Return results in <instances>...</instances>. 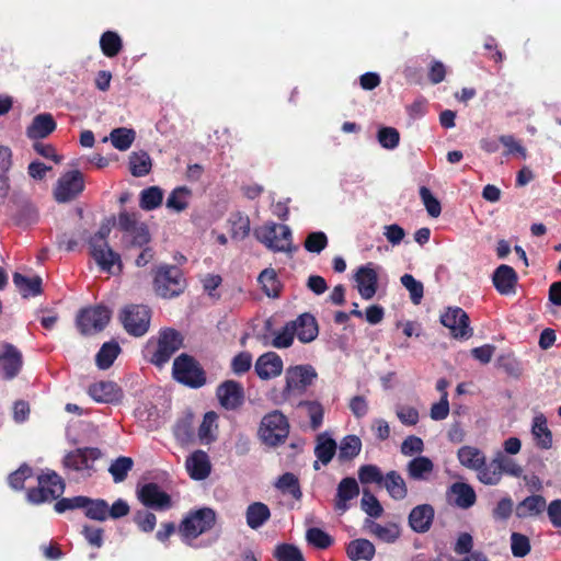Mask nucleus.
Here are the masks:
<instances>
[{"label":"nucleus","mask_w":561,"mask_h":561,"mask_svg":"<svg viewBox=\"0 0 561 561\" xmlns=\"http://www.w3.org/2000/svg\"><path fill=\"white\" fill-rule=\"evenodd\" d=\"M110 232V221L103 222L99 230L89 239V248L90 254L99 267L104 272L115 274L121 271V257L107 243Z\"/></svg>","instance_id":"1"},{"label":"nucleus","mask_w":561,"mask_h":561,"mask_svg":"<svg viewBox=\"0 0 561 561\" xmlns=\"http://www.w3.org/2000/svg\"><path fill=\"white\" fill-rule=\"evenodd\" d=\"M524 469L514 459L510 458L503 451L499 450L494 457L476 472L477 479L484 485H497L502 481L503 474L514 478L523 476Z\"/></svg>","instance_id":"2"},{"label":"nucleus","mask_w":561,"mask_h":561,"mask_svg":"<svg viewBox=\"0 0 561 561\" xmlns=\"http://www.w3.org/2000/svg\"><path fill=\"white\" fill-rule=\"evenodd\" d=\"M183 337L174 329H163L156 340L148 341L145 347V357L153 365L161 367L182 346Z\"/></svg>","instance_id":"3"},{"label":"nucleus","mask_w":561,"mask_h":561,"mask_svg":"<svg viewBox=\"0 0 561 561\" xmlns=\"http://www.w3.org/2000/svg\"><path fill=\"white\" fill-rule=\"evenodd\" d=\"M257 434L263 444L278 446L288 437L289 422L280 411H272L263 416Z\"/></svg>","instance_id":"4"},{"label":"nucleus","mask_w":561,"mask_h":561,"mask_svg":"<svg viewBox=\"0 0 561 561\" xmlns=\"http://www.w3.org/2000/svg\"><path fill=\"white\" fill-rule=\"evenodd\" d=\"M216 523V513L209 507H203L188 514L180 525V534L186 542L208 531Z\"/></svg>","instance_id":"5"},{"label":"nucleus","mask_w":561,"mask_h":561,"mask_svg":"<svg viewBox=\"0 0 561 561\" xmlns=\"http://www.w3.org/2000/svg\"><path fill=\"white\" fill-rule=\"evenodd\" d=\"M256 239L274 252H287L291 249V231L286 225L268 222L255 229Z\"/></svg>","instance_id":"6"},{"label":"nucleus","mask_w":561,"mask_h":561,"mask_svg":"<svg viewBox=\"0 0 561 561\" xmlns=\"http://www.w3.org/2000/svg\"><path fill=\"white\" fill-rule=\"evenodd\" d=\"M65 483L60 476L50 471L38 477V486L27 492V501L32 504L51 502L62 495Z\"/></svg>","instance_id":"7"},{"label":"nucleus","mask_w":561,"mask_h":561,"mask_svg":"<svg viewBox=\"0 0 561 561\" xmlns=\"http://www.w3.org/2000/svg\"><path fill=\"white\" fill-rule=\"evenodd\" d=\"M172 373L175 380L191 388H199L206 382L204 370L193 357L186 354L175 358Z\"/></svg>","instance_id":"8"},{"label":"nucleus","mask_w":561,"mask_h":561,"mask_svg":"<svg viewBox=\"0 0 561 561\" xmlns=\"http://www.w3.org/2000/svg\"><path fill=\"white\" fill-rule=\"evenodd\" d=\"M156 293L163 298L180 295L185 287L183 275L176 266H161L153 280Z\"/></svg>","instance_id":"9"},{"label":"nucleus","mask_w":561,"mask_h":561,"mask_svg":"<svg viewBox=\"0 0 561 561\" xmlns=\"http://www.w3.org/2000/svg\"><path fill=\"white\" fill-rule=\"evenodd\" d=\"M317 378V371L310 365H297L286 369V385L283 391L284 399H288L291 394L302 393L307 387L312 385Z\"/></svg>","instance_id":"10"},{"label":"nucleus","mask_w":561,"mask_h":561,"mask_svg":"<svg viewBox=\"0 0 561 561\" xmlns=\"http://www.w3.org/2000/svg\"><path fill=\"white\" fill-rule=\"evenodd\" d=\"M121 320L129 334L141 336L149 329L150 310L142 305H131L122 311Z\"/></svg>","instance_id":"11"},{"label":"nucleus","mask_w":561,"mask_h":561,"mask_svg":"<svg viewBox=\"0 0 561 561\" xmlns=\"http://www.w3.org/2000/svg\"><path fill=\"white\" fill-rule=\"evenodd\" d=\"M111 319V311L103 306L83 309L77 317V325L82 334L102 331Z\"/></svg>","instance_id":"12"},{"label":"nucleus","mask_w":561,"mask_h":561,"mask_svg":"<svg viewBox=\"0 0 561 561\" xmlns=\"http://www.w3.org/2000/svg\"><path fill=\"white\" fill-rule=\"evenodd\" d=\"M84 188V179L81 172L75 170L62 174L55 187L54 197L58 203L75 199Z\"/></svg>","instance_id":"13"},{"label":"nucleus","mask_w":561,"mask_h":561,"mask_svg":"<svg viewBox=\"0 0 561 561\" xmlns=\"http://www.w3.org/2000/svg\"><path fill=\"white\" fill-rule=\"evenodd\" d=\"M440 322L450 330L455 339H469L472 329L469 327L468 314L459 307H449L440 316Z\"/></svg>","instance_id":"14"},{"label":"nucleus","mask_w":561,"mask_h":561,"mask_svg":"<svg viewBox=\"0 0 561 561\" xmlns=\"http://www.w3.org/2000/svg\"><path fill=\"white\" fill-rule=\"evenodd\" d=\"M216 396L222 408L226 410H236L243 403L244 391L239 382L227 380L218 386Z\"/></svg>","instance_id":"15"},{"label":"nucleus","mask_w":561,"mask_h":561,"mask_svg":"<svg viewBox=\"0 0 561 561\" xmlns=\"http://www.w3.org/2000/svg\"><path fill=\"white\" fill-rule=\"evenodd\" d=\"M355 280L357 289L363 299H371L377 291L378 273L373 263L360 266L356 274Z\"/></svg>","instance_id":"16"},{"label":"nucleus","mask_w":561,"mask_h":561,"mask_svg":"<svg viewBox=\"0 0 561 561\" xmlns=\"http://www.w3.org/2000/svg\"><path fill=\"white\" fill-rule=\"evenodd\" d=\"M89 396L99 403H116L123 398L122 389L114 381L100 380L88 389Z\"/></svg>","instance_id":"17"},{"label":"nucleus","mask_w":561,"mask_h":561,"mask_svg":"<svg viewBox=\"0 0 561 561\" xmlns=\"http://www.w3.org/2000/svg\"><path fill=\"white\" fill-rule=\"evenodd\" d=\"M255 373L263 380L278 377L284 368L283 359L275 352L262 354L255 362Z\"/></svg>","instance_id":"18"},{"label":"nucleus","mask_w":561,"mask_h":561,"mask_svg":"<svg viewBox=\"0 0 561 561\" xmlns=\"http://www.w3.org/2000/svg\"><path fill=\"white\" fill-rule=\"evenodd\" d=\"M141 503L156 510H164L170 506V496L156 483H147L138 491Z\"/></svg>","instance_id":"19"},{"label":"nucleus","mask_w":561,"mask_h":561,"mask_svg":"<svg viewBox=\"0 0 561 561\" xmlns=\"http://www.w3.org/2000/svg\"><path fill=\"white\" fill-rule=\"evenodd\" d=\"M290 324H294L295 336L301 343H310L317 339L319 333V328L316 318L310 313H302L297 317L295 320L289 321Z\"/></svg>","instance_id":"20"},{"label":"nucleus","mask_w":561,"mask_h":561,"mask_svg":"<svg viewBox=\"0 0 561 561\" xmlns=\"http://www.w3.org/2000/svg\"><path fill=\"white\" fill-rule=\"evenodd\" d=\"M359 494V486L354 478L347 477L341 480L336 490V497L334 507L341 514L348 510L347 502L357 497Z\"/></svg>","instance_id":"21"},{"label":"nucleus","mask_w":561,"mask_h":561,"mask_svg":"<svg viewBox=\"0 0 561 561\" xmlns=\"http://www.w3.org/2000/svg\"><path fill=\"white\" fill-rule=\"evenodd\" d=\"M190 477L194 480H204L210 473V461L208 455L203 450L191 454L185 462Z\"/></svg>","instance_id":"22"},{"label":"nucleus","mask_w":561,"mask_h":561,"mask_svg":"<svg viewBox=\"0 0 561 561\" xmlns=\"http://www.w3.org/2000/svg\"><path fill=\"white\" fill-rule=\"evenodd\" d=\"M493 284L496 290L502 295H511L515 293L517 284V274L515 270L508 265H500L493 273Z\"/></svg>","instance_id":"23"},{"label":"nucleus","mask_w":561,"mask_h":561,"mask_svg":"<svg viewBox=\"0 0 561 561\" xmlns=\"http://www.w3.org/2000/svg\"><path fill=\"white\" fill-rule=\"evenodd\" d=\"M434 519V508L430 504L415 506L409 515L410 527L420 534L426 533Z\"/></svg>","instance_id":"24"},{"label":"nucleus","mask_w":561,"mask_h":561,"mask_svg":"<svg viewBox=\"0 0 561 561\" xmlns=\"http://www.w3.org/2000/svg\"><path fill=\"white\" fill-rule=\"evenodd\" d=\"M365 527L368 534L373 535L374 537L386 543H393L401 536V528L396 523H388L386 525H381L373 520H366Z\"/></svg>","instance_id":"25"},{"label":"nucleus","mask_w":561,"mask_h":561,"mask_svg":"<svg viewBox=\"0 0 561 561\" xmlns=\"http://www.w3.org/2000/svg\"><path fill=\"white\" fill-rule=\"evenodd\" d=\"M336 449V442L329 434L322 433L318 435L314 447V455L318 460L313 465L314 469H320L319 461L327 466L334 457Z\"/></svg>","instance_id":"26"},{"label":"nucleus","mask_w":561,"mask_h":561,"mask_svg":"<svg viewBox=\"0 0 561 561\" xmlns=\"http://www.w3.org/2000/svg\"><path fill=\"white\" fill-rule=\"evenodd\" d=\"M56 129V122L49 113L36 115L26 129V135L31 139H41L47 137Z\"/></svg>","instance_id":"27"},{"label":"nucleus","mask_w":561,"mask_h":561,"mask_svg":"<svg viewBox=\"0 0 561 561\" xmlns=\"http://www.w3.org/2000/svg\"><path fill=\"white\" fill-rule=\"evenodd\" d=\"M531 435L539 448L550 449L552 447V433L548 427L547 417L542 413H538L534 416Z\"/></svg>","instance_id":"28"},{"label":"nucleus","mask_w":561,"mask_h":561,"mask_svg":"<svg viewBox=\"0 0 561 561\" xmlns=\"http://www.w3.org/2000/svg\"><path fill=\"white\" fill-rule=\"evenodd\" d=\"M457 458L461 466L467 469L473 470L477 472L482 465H484V460L486 459L484 453L474 447V446H462L457 451Z\"/></svg>","instance_id":"29"},{"label":"nucleus","mask_w":561,"mask_h":561,"mask_svg":"<svg viewBox=\"0 0 561 561\" xmlns=\"http://www.w3.org/2000/svg\"><path fill=\"white\" fill-rule=\"evenodd\" d=\"M295 339L294 324L287 322L282 329L271 332L264 336L265 345L275 348H287L293 345Z\"/></svg>","instance_id":"30"},{"label":"nucleus","mask_w":561,"mask_h":561,"mask_svg":"<svg viewBox=\"0 0 561 561\" xmlns=\"http://www.w3.org/2000/svg\"><path fill=\"white\" fill-rule=\"evenodd\" d=\"M434 470L433 461L425 456H417L410 460L407 466L408 474L413 480L426 481Z\"/></svg>","instance_id":"31"},{"label":"nucleus","mask_w":561,"mask_h":561,"mask_svg":"<svg viewBox=\"0 0 561 561\" xmlns=\"http://www.w3.org/2000/svg\"><path fill=\"white\" fill-rule=\"evenodd\" d=\"M22 366V357L13 346L8 345L2 356H0V369L8 379L18 375Z\"/></svg>","instance_id":"32"},{"label":"nucleus","mask_w":561,"mask_h":561,"mask_svg":"<svg viewBox=\"0 0 561 561\" xmlns=\"http://www.w3.org/2000/svg\"><path fill=\"white\" fill-rule=\"evenodd\" d=\"M95 450L94 449H77L75 451L69 453L66 455L64 459V465L66 468L76 470V471H83L90 469V462L95 458L94 456Z\"/></svg>","instance_id":"33"},{"label":"nucleus","mask_w":561,"mask_h":561,"mask_svg":"<svg viewBox=\"0 0 561 561\" xmlns=\"http://www.w3.org/2000/svg\"><path fill=\"white\" fill-rule=\"evenodd\" d=\"M271 517V511L268 506L262 502L251 503L245 511L247 525L251 529H259L262 527Z\"/></svg>","instance_id":"34"},{"label":"nucleus","mask_w":561,"mask_h":561,"mask_svg":"<svg viewBox=\"0 0 561 561\" xmlns=\"http://www.w3.org/2000/svg\"><path fill=\"white\" fill-rule=\"evenodd\" d=\"M375 546L367 539L352 540L346 548L347 557L352 561H370L375 556Z\"/></svg>","instance_id":"35"},{"label":"nucleus","mask_w":561,"mask_h":561,"mask_svg":"<svg viewBox=\"0 0 561 561\" xmlns=\"http://www.w3.org/2000/svg\"><path fill=\"white\" fill-rule=\"evenodd\" d=\"M547 507V503L541 495H530L524 499L516 507V515L520 518L537 516Z\"/></svg>","instance_id":"36"},{"label":"nucleus","mask_w":561,"mask_h":561,"mask_svg":"<svg viewBox=\"0 0 561 561\" xmlns=\"http://www.w3.org/2000/svg\"><path fill=\"white\" fill-rule=\"evenodd\" d=\"M257 282L266 296L273 298L278 297L282 285L274 268H265L262 271L257 277Z\"/></svg>","instance_id":"37"},{"label":"nucleus","mask_w":561,"mask_h":561,"mask_svg":"<svg viewBox=\"0 0 561 561\" xmlns=\"http://www.w3.org/2000/svg\"><path fill=\"white\" fill-rule=\"evenodd\" d=\"M383 485L394 500H403L408 494L405 481L397 471H390L383 479Z\"/></svg>","instance_id":"38"},{"label":"nucleus","mask_w":561,"mask_h":561,"mask_svg":"<svg viewBox=\"0 0 561 561\" xmlns=\"http://www.w3.org/2000/svg\"><path fill=\"white\" fill-rule=\"evenodd\" d=\"M451 492L455 495L456 505L461 508H469L476 503V492L473 488L467 483H454L451 486Z\"/></svg>","instance_id":"39"},{"label":"nucleus","mask_w":561,"mask_h":561,"mask_svg":"<svg viewBox=\"0 0 561 561\" xmlns=\"http://www.w3.org/2000/svg\"><path fill=\"white\" fill-rule=\"evenodd\" d=\"M163 191L159 186H150L140 192L139 206L146 211L153 210L162 205Z\"/></svg>","instance_id":"40"},{"label":"nucleus","mask_w":561,"mask_h":561,"mask_svg":"<svg viewBox=\"0 0 561 561\" xmlns=\"http://www.w3.org/2000/svg\"><path fill=\"white\" fill-rule=\"evenodd\" d=\"M121 347L117 342L111 341L102 345L95 356L96 365L100 369H107L117 358Z\"/></svg>","instance_id":"41"},{"label":"nucleus","mask_w":561,"mask_h":561,"mask_svg":"<svg viewBox=\"0 0 561 561\" xmlns=\"http://www.w3.org/2000/svg\"><path fill=\"white\" fill-rule=\"evenodd\" d=\"M362 450V440L356 435L345 436L339 445V459L347 461L355 458Z\"/></svg>","instance_id":"42"},{"label":"nucleus","mask_w":561,"mask_h":561,"mask_svg":"<svg viewBox=\"0 0 561 561\" xmlns=\"http://www.w3.org/2000/svg\"><path fill=\"white\" fill-rule=\"evenodd\" d=\"M151 167V158L147 152L139 151L130 154L129 170L134 176L140 178L147 175L150 172Z\"/></svg>","instance_id":"43"},{"label":"nucleus","mask_w":561,"mask_h":561,"mask_svg":"<svg viewBox=\"0 0 561 561\" xmlns=\"http://www.w3.org/2000/svg\"><path fill=\"white\" fill-rule=\"evenodd\" d=\"M218 415L210 411L204 415L203 422L198 428V437L202 443L209 444L216 439Z\"/></svg>","instance_id":"44"},{"label":"nucleus","mask_w":561,"mask_h":561,"mask_svg":"<svg viewBox=\"0 0 561 561\" xmlns=\"http://www.w3.org/2000/svg\"><path fill=\"white\" fill-rule=\"evenodd\" d=\"M13 282L24 297L36 296L41 293L42 279L38 276L28 278L20 273H15Z\"/></svg>","instance_id":"45"},{"label":"nucleus","mask_w":561,"mask_h":561,"mask_svg":"<svg viewBox=\"0 0 561 561\" xmlns=\"http://www.w3.org/2000/svg\"><path fill=\"white\" fill-rule=\"evenodd\" d=\"M135 138V130L126 127L115 128L110 134V139L113 147L119 151H126L129 149Z\"/></svg>","instance_id":"46"},{"label":"nucleus","mask_w":561,"mask_h":561,"mask_svg":"<svg viewBox=\"0 0 561 561\" xmlns=\"http://www.w3.org/2000/svg\"><path fill=\"white\" fill-rule=\"evenodd\" d=\"M190 197L191 191L185 186H179L170 193L165 206L176 213L183 211L188 206Z\"/></svg>","instance_id":"47"},{"label":"nucleus","mask_w":561,"mask_h":561,"mask_svg":"<svg viewBox=\"0 0 561 561\" xmlns=\"http://www.w3.org/2000/svg\"><path fill=\"white\" fill-rule=\"evenodd\" d=\"M81 508L85 510L87 517L91 519L103 522L108 516V505L104 500H91L88 497V502Z\"/></svg>","instance_id":"48"},{"label":"nucleus","mask_w":561,"mask_h":561,"mask_svg":"<svg viewBox=\"0 0 561 561\" xmlns=\"http://www.w3.org/2000/svg\"><path fill=\"white\" fill-rule=\"evenodd\" d=\"M103 54L107 57L116 56L122 49V39L115 32H105L100 39Z\"/></svg>","instance_id":"49"},{"label":"nucleus","mask_w":561,"mask_h":561,"mask_svg":"<svg viewBox=\"0 0 561 561\" xmlns=\"http://www.w3.org/2000/svg\"><path fill=\"white\" fill-rule=\"evenodd\" d=\"M276 488L283 493H288L299 500L302 495L297 477L294 473L286 472L276 482Z\"/></svg>","instance_id":"50"},{"label":"nucleus","mask_w":561,"mask_h":561,"mask_svg":"<svg viewBox=\"0 0 561 561\" xmlns=\"http://www.w3.org/2000/svg\"><path fill=\"white\" fill-rule=\"evenodd\" d=\"M134 461L129 457H118L111 466L110 473L113 477V480L117 482H122L126 479L127 473L131 470Z\"/></svg>","instance_id":"51"},{"label":"nucleus","mask_w":561,"mask_h":561,"mask_svg":"<svg viewBox=\"0 0 561 561\" xmlns=\"http://www.w3.org/2000/svg\"><path fill=\"white\" fill-rule=\"evenodd\" d=\"M401 284L409 290L413 304L419 305L423 298V284L410 274L401 276Z\"/></svg>","instance_id":"52"},{"label":"nucleus","mask_w":561,"mask_h":561,"mask_svg":"<svg viewBox=\"0 0 561 561\" xmlns=\"http://www.w3.org/2000/svg\"><path fill=\"white\" fill-rule=\"evenodd\" d=\"M420 197L426 208L427 214L433 218H437L442 213L439 201L426 186H422L420 188Z\"/></svg>","instance_id":"53"},{"label":"nucleus","mask_w":561,"mask_h":561,"mask_svg":"<svg viewBox=\"0 0 561 561\" xmlns=\"http://www.w3.org/2000/svg\"><path fill=\"white\" fill-rule=\"evenodd\" d=\"M306 538L308 542L319 549H327L329 548L333 539L330 535H328L325 531H323L320 528H309L306 534Z\"/></svg>","instance_id":"54"},{"label":"nucleus","mask_w":561,"mask_h":561,"mask_svg":"<svg viewBox=\"0 0 561 561\" xmlns=\"http://www.w3.org/2000/svg\"><path fill=\"white\" fill-rule=\"evenodd\" d=\"M511 549L514 557L523 558L530 551V541L527 536L513 533L511 535Z\"/></svg>","instance_id":"55"},{"label":"nucleus","mask_w":561,"mask_h":561,"mask_svg":"<svg viewBox=\"0 0 561 561\" xmlns=\"http://www.w3.org/2000/svg\"><path fill=\"white\" fill-rule=\"evenodd\" d=\"M360 505L363 511L370 517H380L383 512L382 506L380 505L377 497L368 491H364Z\"/></svg>","instance_id":"56"},{"label":"nucleus","mask_w":561,"mask_h":561,"mask_svg":"<svg viewBox=\"0 0 561 561\" xmlns=\"http://www.w3.org/2000/svg\"><path fill=\"white\" fill-rule=\"evenodd\" d=\"M277 561H304L300 550L293 545H279L275 550Z\"/></svg>","instance_id":"57"},{"label":"nucleus","mask_w":561,"mask_h":561,"mask_svg":"<svg viewBox=\"0 0 561 561\" xmlns=\"http://www.w3.org/2000/svg\"><path fill=\"white\" fill-rule=\"evenodd\" d=\"M399 140V131L393 127H382L378 131V141L386 149H394Z\"/></svg>","instance_id":"58"},{"label":"nucleus","mask_w":561,"mask_h":561,"mask_svg":"<svg viewBox=\"0 0 561 561\" xmlns=\"http://www.w3.org/2000/svg\"><path fill=\"white\" fill-rule=\"evenodd\" d=\"M358 478L362 483H382L385 479L380 469L375 465L362 466L358 470Z\"/></svg>","instance_id":"59"},{"label":"nucleus","mask_w":561,"mask_h":561,"mask_svg":"<svg viewBox=\"0 0 561 561\" xmlns=\"http://www.w3.org/2000/svg\"><path fill=\"white\" fill-rule=\"evenodd\" d=\"M396 414L400 422L408 426H413L419 422V412L415 408L404 404L396 407Z\"/></svg>","instance_id":"60"},{"label":"nucleus","mask_w":561,"mask_h":561,"mask_svg":"<svg viewBox=\"0 0 561 561\" xmlns=\"http://www.w3.org/2000/svg\"><path fill=\"white\" fill-rule=\"evenodd\" d=\"M328 244V238L324 232H311L306 241L305 248L309 252L320 253Z\"/></svg>","instance_id":"61"},{"label":"nucleus","mask_w":561,"mask_h":561,"mask_svg":"<svg viewBox=\"0 0 561 561\" xmlns=\"http://www.w3.org/2000/svg\"><path fill=\"white\" fill-rule=\"evenodd\" d=\"M400 449L404 456L421 454L424 450V443L422 438L411 435L402 442Z\"/></svg>","instance_id":"62"},{"label":"nucleus","mask_w":561,"mask_h":561,"mask_svg":"<svg viewBox=\"0 0 561 561\" xmlns=\"http://www.w3.org/2000/svg\"><path fill=\"white\" fill-rule=\"evenodd\" d=\"M134 520L137 526L145 533L152 531L157 524L156 515L147 511L137 512Z\"/></svg>","instance_id":"63"},{"label":"nucleus","mask_w":561,"mask_h":561,"mask_svg":"<svg viewBox=\"0 0 561 561\" xmlns=\"http://www.w3.org/2000/svg\"><path fill=\"white\" fill-rule=\"evenodd\" d=\"M252 365V356L248 352H241L232 359L231 367L234 374L241 375L248 371Z\"/></svg>","instance_id":"64"}]
</instances>
